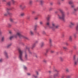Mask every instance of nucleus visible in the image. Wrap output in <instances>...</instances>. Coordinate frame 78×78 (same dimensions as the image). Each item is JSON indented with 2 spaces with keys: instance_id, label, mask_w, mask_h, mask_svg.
<instances>
[{
  "instance_id": "41",
  "label": "nucleus",
  "mask_w": 78,
  "mask_h": 78,
  "mask_svg": "<svg viewBox=\"0 0 78 78\" xmlns=\"http://www.w3.org/2000/svg\"><path fill=\"white\" fill-rule=\"evenodd\" d=\"M3 61V59L0 58V62H2Z\"/></svg>"
},
{
  "instance_id": "13",
  "label": "nucleus",
  "mask_w": 78,
  "mask_h": 78,
  "mask_svg": "<svg viewBox=\"0 0 78 78\" xmlns=\"http://www.w3.org/2000/svg\"><path fill=\"white\" fill-rule=\"evenodd\" d=\"M11 45H12V44L11 43L9 44L7 46V47L8 48H9V47H11Z\"/></svg>"
},
{
  "instance_id": "52",
  "label": "nucleus",
  "mask_w": 78,
  "mask_h": 78,
  "mask_svg": "<svg viewBox=\"0 0 78 78\" xmlns=\"http://www.w3.org/2000/svg\"><path fill=\"white\" fill-rule=\"evenodd\" d=\"M65 76L64 75H62V78H64Z\"/></svg>"
},
{
  "instance_id": "59",
  "label": "nucleus",
  "mask_w": 78,
  "mask_h": 78,
  "mask_svg": "<svg viewBox=\"0 0 78 78\" xmlns=\"http://www.w3.org/2000/svg\"><path fill=\"white\" fill-rule=\"evenodd\" d=\"M30 19V17H27V19Z\"/></svg>"
},
{
  "instance_id": "46",
  "label": "nucleus",
  "mask_w": 78,
  "mask_h": 78,
  "mask_svg": "<svg viewBox=\"0 0 78 78\" xmlns=\"http://www.w3.org/2000/svg\"><path fill=\"white\" fill-rule=\"evenodd\" d=\"M74 36L75 37H76V34H74Z\"/></svg>"
},
{
  "instance_id": "62",
  "label": "nucleus",
  "mask_w": 78,
  "mask_h": 78,
  "mask_svg": "<svg viewBox=\"0 0 78 78\" xmlns=\"http://www.w3.org/2000/svg\"><path fill=\"white\" fill-rule=\"evenodd\" d=\"M54 52L53 51H51V53H53Z\"/></svg>"
},
{
  "instance_id": "58",
  "label": "nucleus",
  "mask_w": 78,
  "mask_h": 78,
  "mask_svg": "<svg viewBox=\"0 0 78 78\" xmlns=\"http://www.w3.org/2000/svg\"><path fill=\"white\" fill-rule=\"evenodd\" d=\"M52 9H53V8H51L50 9V10H52Z\"/></svg>"
},
{
  "instance_id": "39",
  "label": "nucleus",
  "mask_w": 78,
  "mask_h": 78,
  "mask_svg": "<svg viewBox=\"0 0 78 78\" xmlns=\"http://www.w3.org/2000/svg\"><path fill=\"white\" fill-rule=\"evenodd\" d=\"M34 56H35V57H36V58H37V55H36V54H34Z\"/></svg>"
},
{
  "instance_id": "4",
  "label": "nucleus",
  "mask_w": 78,
  "mask_h": 78,
  "mask_svg": "<svg viewBox=\"0 0 78 78\" xmlns=\"http://www.w3.org/2000/svg\"><path fill=\"white\" fill-rule=\"evenodd\" d=\"M10 10H11V9L9 8H6L5 9V11L6 12V13L4 14V16H6L8 15H9V16L12 15V14L9 11Z\"/></svg>"
},
{
  "instance_id": "22",
  "label": "nucleus",
  "mask_w": 78,
  "mask_h": 78,
  "mask_svg": "<svg viewBox=\"0 0 78 78\" xmlns=\"http://www.w3.org/2000/svg\"><path fill=\"white\" fill-rule=\"evenodd\" d=\"M29 4L30 5H32L33 4V1L32 0H30L29 1Z\"/></svg>"
},
{
  "instance_id": "40",
  "label": "nucleus",
  "mask_w": 78,
  "mask_h": 78,
  "mask_svg": "<svg viewBox=\"0 0 78 78\" xmlns=\"http://www.w3.org/2000/svg\"><path fill=\"white\" fill-rule=\"evenodd\" d=\"M49 50H50V48L46 50V52L47 53V52H48L49 51Z\"/></svg>"
},
{
  "instance_id": "31",
  "label": "nucleus",
  "mask_w": 78,
  "mask_h": 78,
  "mask_svg": "<svg viewBox=\"0 0 78 78\" xmlns=\"http://www.w3.org/2000/svg\"><path fill=\"white\" fill-rule=\"evenodd\" d=\"M59 27V26L58 25L57 26H55V28H58Z\"/></svg>"
},
{
  "instance_id": "47",
  "label": "nucleus",
  "mask_w": 78,
  "mask_h": 78,
  "mask_svg": "<svg viewBox=\"0 0 78 78\" xmlns=\"http://www.w3.org/2000/svg\"><path fill=\"white\" fill-rule=\"evenodd\" d=\"M23 67H24V69H27V68L25 66H24Z\"/></svg>"
},
{
  "instance_id": "23",
  "label": "nucleus",
  "mask_w": 78,
  "mask_h": 78,
  "mask_svg": "<svg viewBox=\"0 0 78 78\" xmlns=\"http://www.w3.org/2000/svg\"><path fill=\"white\" fill-rule=\"evenodd\" d=\"M66 72L67 73L69 72V69L68 68H66Z\"/></svg>"
},
{
  "instance_id": "6",
  "label": "nucleus",
  "mask_w": 78,
  "mask_h": 78,
  "mask_svg": "<svg viewBox=\"0 0 78 78\" xmlns=\"http://www.w3.org/2000/svg\"><path fill=\"white\" fill-rule=\"evenodd\" d=\"M52 27H51L50 28H51L53 30H54V29L55 28V27H56V23H52Z\"/></svg>"
},
{
  "instance_id": "18",
  "label": "nucleus",
  "mask_w": 78,
  "mask_h": 78,
  "mask_svg": "<svg viewBox=\"0 0 78 78\" xmlns=\"http://www.w3.org/2000/svg\"><path fill=\"white\" fill-rule=\"evenodd\" d=\"M69 39L70 41H72V36H70Z\"/></svg>"
},
{
  "instance_id": "55",
  "label": "nucleus",
  "mask_w": 78,
  "mask_h": 78,
  "mask_svg": "<svg viewBox=\"0 0 78 78\" xmlns=\"http://www.w3.org/2000/svg\"><path fill=\"white\" fill-rule=\"evenodd\" d=\"M52 77H53V76H49V78H52Z\"/></svg>"
},
{
  "instance_id": "14",
  "label": "nucleus",
  "mask_w": 78,
  "mask_h": 78,
  "mask_svg": "<svg viewBox=\"0 0 78 78\" xmlns=\"http://www.w3.org/2000/svg\"><path fill=\"white\" fill-rule=\"evenodd\" d=\"M36 47V43H34L33 44H32V49H33V48H34Z\"/></svg>"
},
{
  "instance_id": "45",
  "label": "nucleus",
  "mask_w": 78,
  "mask_h": 78,
  "mask_svg": "<svg viewBox=\"0 0 78 78\" xmlns=\"http://www.w3.org/2000/svg\"><path fill=\"white\" fill-rule=\"evenodd\" d=\"M27 75L28 76H30V75H31V74L30 73H27Z\"/></svg>"
},
{
  "instance_id": "16",
  "label": "nucleus",
  "mask_w": 78,
  "mask_h": 78,
  "mask_svg": "<svg viewBox=\"0 0 78 78\" xmlns=\"http://www.w3.org/2000/svg\"><path fill=\"white\" fill-rule=\"evenodd\" d=\"M37 25L35 26L34 27V31H36V30H37Z\"/></svg>"
},
{
  "instance_id": "28",
  "label": "nucleus",
  "mask_w": 78,
  "mask_h": 78,
  "mask_svg": "<svg viewBox=\"0 0 78 78\" xmlns=\"http://www.w3.org/2000/svg\"><path fill=\"white\" fill-rule=\"evenodd\" d=\"M11 1H12L13 4H14V3H16V1H15L14 0H11Z\"/></svg>"
},
{
  "instance_id": "34",
  "label": "nucleus",
  "mask_w": 78,
  "mask_h": 78,
  "mask_svg": "<svg viewBox=\"0 0 78 78\" xmlns=\"http://www.w3.org/2000/svg\"><path fill=\"white\" fill-rule=\"evenodd\" d=\"M43 3H44V1H41L40 2V3H41V5H42V4H43Z\"/></svg>"
},
{
  "instance_id": "33",
  "label": "nucleus",
  "mask_w": 78,
  "mask_h": 78,
  "mask_svg": "<svg viewBox=\"0 0 78 78\" xmlns=\"http://www.w3.org/2000/svg\"><path fill=\"white\" fill-rule=\"evenodd\" d=\"M63 49H64L65 50H67V47H63Z\"/></svg>"
},
{
  "instance_id": "25",
  "label": "nucleus",
  "mask_w": 78,
  "mask_h": 78,
  "mask_svg": "<svg viewBox=\"0 0 78 78\" xmlns=\"http://www.w3.org/2000/svg\"><path fill=\"white\" fill-rule=\"evenodd\" d=\"M11 2H8L7 3V5L9 6H10L11 5Z\"/></svg>"
},
{
  "instance_id": "20",
  "label": "nucleus",
  "mask_w": 78,
  "mask_h": 78,
  "mask_svg": "<svg viewBox=\"0 0 78 78\" xmlns=\"http://www.w3.org/2000/svg\"><path fill=\"white\" fill-rule=\"evenodd\" d=\"M30 34L31 35H33L34 34V33H33V32L32 30H30Z\"/></svg>"
},
{
  "instance_id": "43",
  "label": "nucleus",
  "mask_w": 78,
  "mask_h": 78,
  "mask_svg": "<svg viewBox=\"0 0 78 78\" xmlns=\"http://www.w3.org/2000/svg\"><path fill=\"white\" fill-rule=\"evenodd\" d=\"M8 25L9 27H10L11 26V25L9 23L8 24Z\"/></svg>"
},
{
  "instance_id": "24",
  "label": "nucleus",
  "mask_w": 78,
  "mask_h": 78,
  "mask_svg": "<svg viewBox=\"0 0 78 78\" xmlns=\"http://www.w3.org/2000/svg\"><path fill=\"white\" fill-rule=\"evenodd\" d=\"M5 40V37H3L1 39L2 42H3L4 41V40Z\"/></svg>"
},
{
  "instance_id": "12",
  "label": "nucleus",
  "mask_w": 78,
  "mask_h": 78,
  "mask_svg": "<svg viewBox=\"0 0 78 78\" xmlns=\"http://www.w3.org/2000/svg\"><path fill=\"white\" fill-rule=\"evenodd\" d=\"M32 77L34 78H37V75H36L33 74L32 75Z\"/></svg>"
},
{
  "instance_id": "56",
  "label": "nucleus",
  "mask_w": 78,
  "mask_h": 78,
  "mask_svg": "<svg viewBox=\"0 0 78 78\" xmlns=\"http://www.w3.org/2000/svg\"><path fill=\"white\" fill-rule=\"evenodd\" d=\"M2 2H6V0H2Z\"/></svg>"
},
{
  "instance_id": "17",
  "label": "nucleus",
  "mask_w": 78,
  "mask_h": 78,
  "mask_svg": "<svg viewBox=\"0 0 78 78\" xmlns=\"http://www.w3.org/2000/svg\"><path fill=\"white\" fill-rule=\"evenodd\" d=\"M73 2L72 1H70L69 2V5H72V4H73Z\"/></svg>"
},
{
  "instance_id": "36",
  "label": "nucleus",
  "mask_w": 78,
  "mask_h": 78,
  "mask_svg": "<svg viewBox=\"0 0 78 78\" xmlns=\"http://www.w3.org/2000/svg\"><path fill=\"white\" fill-rule=\"evenodd\" d=\"M36 13V12L35 11H32V14H35Z\"/></svg>"
},
{
  "instance_id": "2",
  "label": "nucleus",
  "mask_w": 78,
  "mask_h": 78,
  "mask_svg": "<svg viewBox=\"0 0 78 78\" xmlns=\"http://www.w3.org/2000/svg\"><path fill=\"white\" fill-rule=\"evenodd\" d=\"M59 11L61 12V14L58 15V19H61L62 20H64V19H65L66 17L65 12L63 11V10L61 9H59Z\"/></svg>"
},
{
  "instance_id": "27",
  "label": "nucleus",
  "mask_w": 78,
  "mask_h": 78,
  "mask_svg": "<svg viewBox=\"0 0 78 78\" xmlns=\"http://www.w3.org/2000/svg\"><path fill=\"white\" fill-rule=\"evenodd\" d=\"M37 74L36 75L37 76V75H39V72L37 71H36L35 72Z\"/></svg>"
},
{
  "instance_id": "26",
  "label": "nucleus",
  "mask_w": 78,
  "mask_h": 78,
  "mask_svg": "<svg viewBox=\"0 0 78 78\" xmlns=\"http://www.w3.org/2000/svg\"><path fill=\"white\" fill-rule=\"evenodd\" d=\"M10 22H13V19L12 18H10Z\"/></svg>"
},
{
  "instance_id": "1",
  "label": "nucleus",
  "mask_w": 78,
  "mask_h": 78,
  "mask_svg": "<svg viewBox=\"0 0 78 78\" xmlns=\"http://www.w3.org/2000/svg\"><path fill=\"white\" fill-rule=\"evenodd\" d=\"M18 37H19L20 38H23L24 39H27V40H29V39L27 37L21 34L20 32H17L15 35H13L12 36L10 37V40H11V39H12V38H14V37L17 38Z\"/></svg>"
},
{
  "instance_id": "60",
  "label": "nucleus",
  "mask_w": 78,
  "mask_h": 78,
  "mask_svg": "<svg viewBox=\"0 0 78 78\" xmlns=\"http://www.w3.org/2000/svg\"><path fill=\"white\" fill-rule=\"evenodd\" d=\"M53 3H51V5H53Z\"/></svg>"
},
{
  "instance_id": "64",
  "label": "nucleus",
  "mask_w": 78,
  "mask_h": 78,
  "mask_svg": "<svg viewBox=\"0 0 78 78\" xmlns=\"http://www.w3.org/2000/svg\"><path fill=\"white\" fill-rule=\"evenodd\" d=\"M58 12H55V13H57Z\"/></svg>"
},
{
  "instance_id": "48",
  "label": "nucleus",
  "mask_w": 78,
  "mask_h": 78,
  "mask_svg": "<svg viewBox=\"0 0 78 78\" xmlns=\"http://www.w3.org/2000/svg\"><path fill=\"white\" fill-rule=\"evenodd\" d=\"M35 20H37L38 19V17H36L35 18Z\"/></svg>"
},
{
  "instance_id": "3",
  "label": "nucleus",
  "mask_w": 78,
  "mask_h": 78,
  "mask_svg": "<svg viewBox=\"0 0 78 78\" xmlns=\"http://www.w3.org/2000/svg\"><path fill=\"white\" fill-rule=\"evenodd\" d=\"M19 52V58L20 59L21 61H23V51H22L21 49H18Z\"/></svg>"
},
{
  "instance_id": "57",
  "label": "nucleus",
  "mask_w": 78,
  "mask_h": 78,
  "mask_svg": "<svg viewBox=\"0 0 78 78\" xmlns=\"http://www.w3.org/2000/svg\"><path fill=\"white\" fill-rule=\"evenodd\" d=\"M9 33L10 34H11V33H12V31H9Z\"/></svg>"
},
{
  "instance_id": "5",
  "label": "nucleus",
  "mask_w": 78,
  "mask_h": 78,
  "mask_svg": "<svg viewBox=\"0 0 78 78\" xmlns=\"http://www.w3.org/2000/svg\"><path fill=\"white\" fill-rule=\"evenodd\" d=\"M4 55H5V58L6 59H8V58H9V56H8V55L7 52H6V51H4Z\"/></svg>"
},
{
  "instance_id": "8",
  "label": "nucleus",
  "mask_w": 78,
  "mask_h": 78,
  "mask_svg": "<svg viewBox=\"0 0 78 78\" xmlns=\"http://www.w3.org/2000/svg\"><path fill=\"white\" fill-rule=\"evenodd\" d=\"M25 16V14L24 12H22L20 14V16H21V17H24Z\"/></svg>"
},
{
  "instance_id": "63",
  "label": "nucleus",
  "mask_w": 78,
  "mask_h": 78,
  "mask_svg": "<svg viewBox=\"0 0 78 78\" xmlns=\"http://www.w3.org/2000/svg\"><path fill=\"white\" fill-rule=\"evenodd\" d=\"M66 45H68V43H66Z\"/></svg>"
},
{
  "instance_id": "53",
  "label": "nucleus",
  "mask_w": 78,
  "mask_h": 78,
  "mask_svg": "<svg viewBox=\"0 0 78 78\" xmlns=\"http://www.w3.org/2000/svg\"><path fill=\"white\" fill-rule=\"evenodd\" d=\"M51 42H52V40L51 39H50V44H51Z\"/></svg>"
},
{
  "instance_id": "35",
  "label": "nucleus",
  "mask_w": 78,
  "mask_h": 78,
  "mask_svg": "<svg viewBox=\"0 0 78 78\" xmlns=\"http://www.w3.org/2000/svg\"><path fill=\"white\" fill-rule=\"evenodd\" d=\"M60 59L61 61H63L64 59H63V58H62V57H60Z\"/></svg>"
},
{
  "instance_id": "50",
  "label": "nucleus",
  "mask_w": 78,
  "mask_h": 78,
  "mask_svg": "<svg viewBox=\"0 0 78 78\" xmlns=\"http://www.w3.org/2000/svg\"><path fill=\"white\" fill-rule=\"evenodd\" d=\"M26 7V6L25 5H23V8H25Z\"/></svg>"
},
{
  "instance_id": "10",
  "label": "nucleus",
  "mask_w": 78,
  "mask_h": 78,
  "mask_svg": "<svg viewBox=\"0 0 78 78\" xmlns=\"http://www.w3.org/2000/svg\"><path fill=\"white\" fill-rule=\"evenodd\" d=\"M70 24L71 25L73 26L75 25V23L73 21H71L70 22Z\"/></svg>"
},
{
  "instance_id": "21",
  "label": "nucleus",
  "mask_w": 78,
  "mask_h": 78,
  "mask_svg": "<svg viewBox=\"0 0 78 78\" xmlns=\"http://www.w3.org/2000/svg\"><path fill=\"white\" fill-rule=\"evenodd\" d=\"M71 8H75V5L74 4H73L71 5Z\"/></svg>"
},
{
  "instance_id": "37",
  "label": "nucleus",
  "mask_w": 78,
  "mask_h": 78,
  "mask_svg": "<svg viewBox=\"0 0 78 78\" xmlns=\"http://www.w3.org/2000/svg\"><path fill=\"white\" fill-rule=\"evenodd\" d=\"M47 20H48H48H50V16H49V17H47Z\"/></svg>"
},
{
  "instance_id": "15",
  "label": "nucleus",
  "mask_w": 78,
  "mask_h": 78,
  "mask_svg": "<svg viewBox=\"0 0 78 78\" xmlns=\"http://www.w3.org/2000/svg\"><path fill=\"white\" fill-rule=\"evenodd\" d=\"M46 25H47V26H48L49 28H51L50 26V23H49V22H47V23H46Z\"/></svg>"
},
{
  "instance_id": "29",
  "label": "nucleus",
  "mask_w": 78,
  "mask_h": 78,
  "mask_svg": "<svg viewBox=\"0 0 78 78\" xmlns=\"http://www.w3.org/2000/svg\"><path fill=\"white\" fill-rule=\"evenodd\" d=\"M77 10H78V9H74V12H76V11H77Z\"/></svg>"
},
{
  "instance_id": "32",
  "label": "nucleus",
  "mask_w": 78,
  "mask_h": 78,
  "mask_svg": "<svg viewBox=\"0 0 78 78\" xmlns=\"http://www.w3.org/2000/svg\"><path fill=\"white\" fill-rule=\"evenodd\" d=\"M40 24L42 25H43V22L41 21L40 22Z\"/></svg>"
},
{
  "instance_id": "49",
  "label": "nucleus",
  "mask_w": 78,
  "mask_h": 78,
  "mask_svg": "<svg viewBox=\"0 0 78 78\" xmlns=\"http://www.w3.org/2000/svg\"><path fill=\"white\" fill-rule=\"evenodd\" d=\"M38 43V41H36L34 44H37V43Z\"/></svg>"
},
{
  "instance_id": "54",
  "label": "nucleus",
  "mask_w": 78,
  "mask_h": 78,
  "mask_svg": "<svg viewBox=\"0 0 78 78\" xmlns=\"http://www.w3.org/2000/svg\"><path fill=\"white\" fill-rule=\"evenodd\" d=\"M42 33H43V34H45V31H44Z\"/></svg>"
},
{
  "instance_id": "42",
  "label": "nucleus",
  "mask_w": 78,
  "mask_h": 78,
  "mask_svg": "<svg viewBox=\"0 0 78 78\" xmlns=\"http://www.w3.org/2000/svg\"><path fill=\"white\" fill-rule=\"evenodd\" d=\"M23 5H20V8H23Z\"/></svg>"
},
{
  "instance_id": "9",
  "label": "nucleus",
  "mask_w": 78,
  "mask_h": 78,
  "mask_svg": "<svg viewBox=\"0 0 78 78\" xmlns=\"http://www.w3.org/2000/svg\"><path fill=\"white\" fill-rule=\"evenodd\" d=\"M58 75V73H57L56 74H54L53 76V77L54 78H56L57 77V76Z\"/></svg>"
},
{
  "instance_id": "30",
  "label": "nucleus",
  "mask_w": 78,
  "mask_h": 78,
  "mask_svg": "<svg viewBox=\"0 0 78 78\" xmlns=\"http://www.w3.org/2000/svg\"><path fill=\"white\" fill-rule=\"evenodd\" d=\"M57 3L58 5H61V1H58L57 2Z\"/></svg>"
},
{
  "instance_id": "38",
  "label": "nucleus",
  "mask_w": 78,
  "mask_h": 78,
  "mask_svg": "<svg viewBox=\"0 0 78 78\" xmlns=\"http://www.w3.org/2000/svg\"><path fill=\"white\" fill-rule=\"evenodd\" d=\"M2 31L1 30V29H0V35L2 34Z\"/></svg>"
},
{
  "instance_id": "11",
  "label": "nucleus",
  "mask_w": 78,
  "mask_h": 78,
  "mask_svg": "<svg viewBox=\"0 0 78 78\" xmlns=\"http://www.w3.org/2000/svg\"><path fill=\"white\" fill-rule=\"evenodd\" d=\"M25 59H26V60H27L28 59V55H27V53H25Z\"/></svg>"
},
{
  "instance_id": "51",
  "label": "nucleus",
  "mask_w": 78,
  "mask_h": 78,
  "mask_svg": "<svg viewBox=\"0 0 78 78\" xmlns=\"http://www.w3.org/2000/svg\"><path fill=\"white\" fill-rule=\"evenodd\" d=\"M62 37H64V34H62Z\"/></svg>"
},
{
  "instance_id": "44",
  "label": "nucleus",
  "mask_w": 78,
  "mask_h": 78,
  "mask_svg": "<svg viewBox=\"0 0 78 78\" xmlns=\"http://www.w3.org/2000/svg\"><path fill=\"white\" fill-rule=\"evenodd\" d=\"M43 61L44 62H47V60L45 59Z\"/></svg>"
},
{
  "instance_id": "61",
  "label": "nucleus",
  "mask_w": 78,
  "mask_h": 78,
  "mask_svg": "<svg viewBox=\"0 0 78 78\" xmlns=\"http://www.w3.org/2000/svg\"><path fill=\"white\" fill-rule=\"evenodd\" d=\"M39 0H36V2H38Z\"/></svg>"
},
{
  "instance_id": "7",
  "label": "nucleus",
  "mask_w": 78,
  "mask_h": 78,
  "mask_svg": "<svg viewBox=\"0 0 78 78\" xmlns=\"http://www.w3.org/2000/svg\"><path fill=\"white\" fill-rule=\"evenodd\" d=\"M25 50H28L29 53L30 55H31V54H32V52L30 51L28 48H26Z\"/></svg>"
},
{
  "instance_id": "19",
  "label": "nucleus",
  "mask_w": 78,
  "mask_h": 78,
  "mask_svg": "<svg viewBox=\"0 0 78 78\" xmlns=\"http://www.w3.org/2000/svg\"><path fill=\"white\" fill-rule=\"evenodd\" d=\"M41 47H44V43L42 42L41 43Z\"/></svg>"
}]
</instances>
